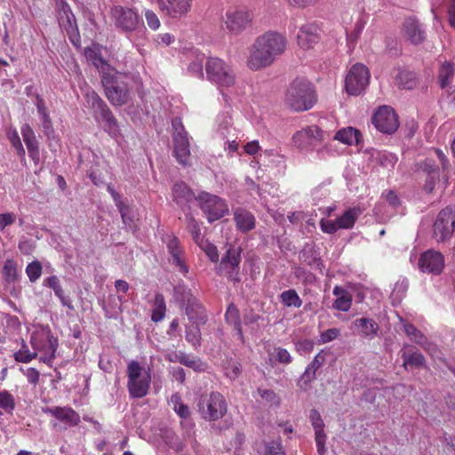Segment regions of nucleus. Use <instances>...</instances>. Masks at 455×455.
<instances>
[{"label":"nucleus","instance_id":"4c0bfd02","mask_svg":"<svg viewBox=\"0 0 455 455\" xmlns=\"http://www.w3.org/2000/svg\"><path fill=\"white\" fill-rule=\"evenodd\" d=\"M421 169L429 176V180L427 181L425 189L431 192L435 182L439 180L438 166L432 158H427L421 164Z\"/></svg>","mask_w":455,"mask_h":455},{"label":"nucleus","instance_id":"0e129e2a","mask_svg":"<svg viewBox=\"0 0 455 455\" xmlns=\"http://www.w3.org/2000/svg\"><path fill=\"white\" fill-rule=\"evenodd\" d=\"M340 334V330L338 328H331L323 331L320 335L319 343L325 344L337 339Z\"/></svg>","mask_w":455,"mask_h":455},{"label":"nucleus","instance_id":"680f3d73","mask_svg":"<svg viewBox=\"0 0 455 455\" xmlns=\"http://www.w3.org/2000/svg\"><path fill=\"white\" fill-rule=\"evenodd\" d=\"M20 371H21L27 378V380L29 384L33 386H36L40 380V372L34 367H29L27 369L20 368Z\"/></svg>","mask_w":455,"mask_h":455},{"label":"nucleus","instance_id":"20e7f679","mask_svg":"<svg viewBox=\"0 0 455 455\" xmlns=\"http://www.w3.org/2000/svg\"><path fill=\"white\" fill-rule=\"evenodd\" d=\"M30 344L35 352L38 353L39 361L51 367L56 357L59 343L50 328L43 325L36 326L31 333Z\"/></svg>","mask_w":455,"mask_h":455},{"label":"nucleus","instance_id":"39448f33","mask_svg":"<svg viewBox=\"0 0 455 455\" xmlns=\"http://www.w3.org/2000/svg\"><path fill=\"white\" fill-rule=\"evenodd\" d=\"M205 79L222 92L236 84L233 67L218 57H208L205 61Z\"/></svg>","mask_w":455,"mask_h":455},{"label":"nucleus","instance_id":"7ed1b4c3","mask_svg":"<svg viewBox=\"0 0 455 455\" xmlns=\"http://www.w3.org/2000/svg\"><path fill=\"white\" fill-rule=\"evenodd\" d=\"M127 389L132 398H142L148 394L152 382V368L132 360L127 364Z\"/></svg>","mask_w":455,"mask_h":455},{"label":"nucleus","instance_id":"9b49d317","mask_svg":"<svg viewBox=\"0 0 455 455\" xmlns=\"http://www.w3.org/2000/svg\"><path fill=\"white\" fill-rule=\"evenodd\" d=\"M186 313L190 321V324L187 326L186 339L196 347L200 345L201 340L199 325L206 323V315L196 299L189 302Z\"/></svg>","mask_w":455,"mask_h":455},{"label":"nucleus","instance_id":"5fc2aeb1","mask_svg":"<svg viewBox=\"0 0 455 455\" xmlns=\"http://www.w3.org/2000/svg\"><path fill=\"white\" fill-rule=\"evenodd\" d=\"M3 274L7 282H13L18 277L17 264L12 259H6L3 267Z\"/></svg>","mask_w":455,"mask_h":455},{"label":"nucleus","instance_id":"603ef678","mask_svg":"<svg viewBox=\"0 0 455 455\" xmlns=\"http://www.w3.org/2000/svg\"><path fill=\"white\" fill-rule=\"evenodd\" d=\"M42 264L38 260H34L28 263L25 270L28 280L31 283H36L42 275Z\"/></svg>","mask_w":455,"mask_h":455},{"label":"nucleus","instance_id":"79ce46f5","mask_svg":"<svg viewBox=\"0 0 455 455\" xmlns=\"http://www.w3.org/2000/svg\"><path fill=\"white\" fill-rule=\"evenodd\" d=\"M324 361V355L318 353L310 363V364L306 368L301 380H303L305 383L312 381L315 377L316 370L323 364Z\"/></svg>","mask_w":455,"mask_h":455},{"label":"nucleus","instance_id":"2f4dec72","mask_svg":"<svg viewBox=\"0 0 455 455\" xmlns=\"http://www.w3.org/2000/svg\"><path fill=\"white\" fill-rule=\"evenodd\" d=\"M401 356L403 360V366L409 368H421L425 366V358L418 351H413L410 346H405L401 350Z\"/></svg>","mask_w":455,"mask_h":455},{"label":"nucleus","instance_id":"4be33fe9","mask_svg":"<svg viewBox=\"0 0 455 455\" xmlns=\"http://www.w3.org/2000/svg\"><path fill=\"white\" fill-rule=\"evenodd\" d=\"M84 56L87 60L92 62L100 72L101 77L103 75H106V73L115 69L102 58L101 47L99 44H92V46L86 47L84 49Z\"/></svg>","mask_w":455,"mask_h":455},{"label":"nucleus","instance_id":"09e8293b","mask_svg":"<svg viewBox=\"0 0 455 455\" xmlns=\"http://www.w3.org/2000/svg\"><path fill=\"white\" fill-rule=\"evenodd\" d=\"M84 97L87 103L94 109L98 110L99 113L104 108H108L105 102L100 98V96L92 89L86 91Z\"/></svg>","mask_w":455,"mask_h":455},{"label":"nucleus","instance_id":"f257e3e1","mask_svg":"<svg viewBox=\"0 0 455 455\" xmlns=\"http://www.w3.org/2000/svg\"><path fill=\"white\" fill-rule=\"evenodd\" d=\"M284 49V36L277 31H267L250 46L246 67L259 71L271 66Z\"/></svg>","mask_w":455,"mask_h":455},{"label":"nucleus","instance_id":"a18cd8bd","mask_svg":"<svg viewBox=\"0 0 455 455\" xmlns=\"http://www.w3.org/2000/svg\"><path fill=\"white\" fill-rule=\"evenodd\" d=\"M38 353L30 351L27 343L22 340L20 348L13 353V358L17 363H28L36 358Z\"/></svg>","mask_w":455,"mask_h":455},{"label":"nucleus","instance_id":"ddd939ff","mask_svg":"<svg viewBox=\"0 0 455 455\" xmlns=\"http://www.w3.org/2000/svg\"><path fill=\"white\" fill-rule=\"evenodd\" d=\"M370 74L368 68L360 63L355 64L345 79V88L350 95H359L368 85Z\"/></svg>","mask_w":455,"mask_h":455},{"label":"nucleus","instance_id":"cd10ccee","mask_svg":"<svg viewBox=\"0 0 455 455\" xmlns=\"http://www.w3.org/2000/svg\"><path fill=\"white\" fill-rule=\"evenodd\" d=\"M240 253L236 249L231 247L227 251L220 262V269L225 270L229 278H234L238 273Z\"/></svg>","mask_w":455,"mask_h":455},{"label":"nucleus","instance_id":"b1692460","mask_svg":"<svg viewBox=\"0 0 455 455\" xmlns=\"http://www.w3.org/2000/svg\"><path fill=\"white\" fill-rule=\"evenodd\" d=\"M45 413L51 414L61 422L68 426H77L80 422L79 414L71 407H49L44 410Z\"/></svg>","mask_w":455,"mask_h":455},{"label":"nucleus","instance_id":"ea45409f","mask_svg":"<svg viewBox=\"0 0 455 455\" xmlns=\"http://www.w3.org/2000/svg\"><path fill=\"white\" fill-rule=\"evenodd\" d=\"M455 74L454 64L450 61H444L441 64L438 71V83L442 89L450 87Z\"/></svg>","mask_w":455,"mask_h":455},{"label":"nucleus","instance_id":"bb28decb","mask_svg":"<svg viewBox=\"0 0 455 455\" xmlns=\"http://www.w3.org/2000/svg\"><path fill=\"white\" fill-rule=\"evenodd\" d=\"M108 191L111 195L116 207L119 210L124 224L130 229L133 228V213L131 208L122 200L121 196L112 188L108 185Z\"/></svg>","mask_w":455,"mask_h":455},{"label":"nucleus","instance_id":"412c9836","mask_svg":"<svg viewBox=\"0 0 455 455\" xmlns=\"http://www.w3.org/2000/svg\"><path fill=\"white\" fill-rule=\"evenodd\" d=\"M403 34L413 44H421L426 39V29L415 17H409L404 20Z\"/></svg>","mask_w":455,"mask_h":455},{"label":"nucleus","instance_id":"3c124183","mask_svg":"<svg viewBox=\"0 0 455 455\" xmlns=\"http://www.w3.org/2000/svg\"><path fill=\"white\" fill-rule=\"evenodd\" d=\"M7 137L12 146L16 150L17 155L23 160L25 158V149L22 146L18 132L15 129L8 131Z\"/></svg>","mask_w":455,"mask_h":455},{"label":"nucleus","instance_id":"f704fd0d","mask_svg":"<svg viewBox=\"0 0 455 455\" xmlns=\"http://www.w3.org/2000/svg\"><path fill=\"white\" fill-rule=\"evenodd\" d=\"M206 59L204 53L195 52L193 60H191L187 68L188 74L201 80L205 79L204 67L205 68Z\"/></svg>","mask_w":455,"mask_h":455},{"label":"nucleus","instance_id":"c85d7f7f","mask_svg":"<svg viewBox=\"0 0 455 455\" xmlns=\"http://www.w3.org/2000/svg\"><path fill=\"white\" fill-rule=\"evenodd\" d=\"M298 44L302 48H311L318 42L317 28L313 24L304 25L297 35Z\"/></svg>","mask_w":455,"mask_h":455},{"label":"nucleus","instance_id":"6e6552de","mask_svg":"<svg viewBox=\"0 0 455 455\" xmlns=\"http://www.w3.org/2000/svg\"><path fill=\"white\" fill-rule=\"evenodd\" d=\"M199 207L209 222L218 220L228 213V205L226 201L216 195L201 192L196 197Z\"/></svg>","mask_w":455,"mask_h":455},{"label":"nucleus","instance_id":"69168bd1","mask_svg":"<svg viewBox=\"0 0 455 455\" xmlns=\"http://www.w3.org/2000/svg\"><path fill=\"white\" fill-rule=\"evenodd\" d=\"M338 225L339 224L336 220H332L323 219L320 221V228L322 231L326 234H334L339 229H340L339 228H338Z\"/></svg>","mask_w":455,"mask_h":455},{"label":"nucleus","instance_id":"f8f14e48","mask_svg":"<svg viewBox=\"0 0 455 455\" xmlns=\"http://www.w3.org/2000/svg\"><path fill=\"white\" fill-rule=\"evenodd\" d=\"M455 229V207L448 206L442 210L434 223L433 235L438 242L450 239Z\"/></svg>","mask_w":455,"mask_h":455},{"label":"nucleus","instance_id":"393cba45","mask_svg":"<svg viewBox=\"0 0 455 455\" xmlns=\"http://www.w3.org/2000/svg\"><path fill=\"white\" fill-rule=\"evenodd\" d=\"M35 105L37 109V113L40 118L41 125L43 128V132L44 135L47 137L48 140H54L55 139V131L52 126V123L49 115V112L47 110V108L45 106V103L44 100L37 95L36 98Z\"/></svg>","mask_w":455,"mask_h":455},{"label":"nucleus","instance_id":"aec40b11","mask_svg":"<svg viewBox=\"0 0 455 455\" xmlns=\"http://www.w3.org/2000/svg\"><path fill=\"white\" fill-rule=\"evenodd\" d=\"M59 23L66 30L70 41L76 44V41H79L78 28L76 18L68 4L62 5L59 14Z\"/></svg>","mask_w":455,"mask_h":455},{"label":"nucleus","instance_id":"423d86ee","mask_svg":"<svg viewBox=\"0 0 455 455\" xmlns=\"http://www.w3.org/2000/svg\"><path fill=\"white\" fill-rule=\"evenodd\" d=\"M124 78V76L116 71V69L110 70L101 77L106 96L113 105L122 106L128 101L129 92Z\"/></svg>","mask_w":455,"mask_h":455},{"label":"nucleus","instance_id":"dca6fc26","mask_svg":"<svg viewBox=\"0 0 455 455\" xmlns=\"http://www.w3.org/2000/svg\"><path fill=\"white\" fill-rule=\"evenodd\" d=\"M326 132L322 131L318 126L310 125L297 132L292 137V141L298 148H307L323 141Z\"/></svg>","mask_w":455,"mask_h":455},{"label":"nucleus","instance_id":"72a5a7b5","mask_svg":"<svg viewBox=\"0 0 455 455\" xmlns=\"http://www.w3.org/2000/svg\"><path fill=\"white\" fill-rule=\"evenodd\" d=\"M332 292L333 295L336 296V299L332 305L333 308L342 312H347L352 306V295L340 286H335Z\"/></svg>","mask_w":455,"mask_h":455},{"label":"nucleus","instance_id":"c9c22d12","mask_svg":"<svg viewBox=\"0 0 455 455\" xmlns=\"http://www.w3.org/2000/svg\"><path fill=\"white\" fill-rule=\"evenodd\" d=\"M172 196L173 200L181 207L196 197L184 182H177L174 184Z\"/></svg>","mask_w":455,"mask_h":455},{"label":"nucleus","instance_id":"a878e982","mask_svg":"<svg viewBox=\"0 0 455 455\" xmlns=\"http://www.w3.org/2000/svg\"><path fill=\"white\" fill-rule=\"evenodd\" d=\"M215 132L223 140L235 137V130L232 125L231 116L228 112L218 115L215 122Z\"/></svg>","mask_w":455,"mask_h":455},{"label":"nucleus","instance_id":"c756f323","mask_svg":"<svg viewBox=\"0 0 455 455\" xmlns=\"http://www.w3.org/2000/svg\"><path fill=\"white\" fill-rule=\"evenodd\" d=\"M395 81L399 88L411 90L418 84V76L415 72L408 68H398L395 69Z\"/></svg>","mask_w":455,"mask_h":455},{"label":"nucleus","instance_id":"774afa93","mask_svg":"<svg viewBox=\"0 0 455 455\" xmlns=\"http://www.w3.org/2000/svg\"><path fill=\"white\" fill-rule=\"evenodd\" d=\"M302 305V300L295 291V290L286 291V307H299Z\"/></svg>","mask_w":455,"mask_h":455},{"label":"nucleus","instance_id":"864d4df0","mask_svg":"<svg viewBox=\"0 0 455 455\" xmlns=\"http://www.w3.org/2000/svg\"><path fill=\"white\" fill-rule=\"evenodd\" d=\"M0 408L7 413H12L15 408L14 397L6 390L0 391Z\"/></svg>","mask_w":455,"mask_h":455},{"label":"nucleus","instance_id":"0eeeda50","mask_svg":"<svg viewBox=\"0 0 455 455\" xmlns=\"http://www.w3.org/2000/svg\"><path fill=\"white\" fill-rule=\"evenodd\" d=\"M111 16L115 21L116 27L123 31H137L141 36L145 35L146 28L140 25L139 14L135 10L116 5L111 9Z\"/></svg>","mask_w":455,"mask_h":455},{"label":"nucleus","instance_id":"6e6d98bb","mask_svg":"<svg viewBox=\"0 0 455 455\" xmlns=\"http://www.w3.org/2000/svg\"><path fill=\"white\" fill-rule=\"evenodd\" d=\"M201 250H203L205 254L208 256L211 261L217 262L219 259V253L217 247L210 243L208 240H204L203 242H200L199 244H197Z\"/></svg>","mask_w":455,"mask_h":455},{"label":"nucleus","instance_id":"de8ad7c7","mask_svg":"<svg viewBox=\"0 0 455 455\" xmlns=\"http://www.w3.org/2000/svg\"><path fill=\"white\" fill-rule=\"evenodd\" d=\"M169 404L172 407V409L175 411V412L183 419H187L189 415L190 411L188 407L184 404L181 401V397L179 394H173L171 396V399L169 401Z\"/></svg>","mask_w":455,"mask_h":455},{"label":"nucleus","instance_id":"7c9ffc66","mask_svg":"<svg viewBox=\"0 0 455 455\" xmlns=\"http://www.w3.org/2000/svg\"><path fill=\"white\" fill-rule=\"evenodd\" d=\"M234 220L237 229L241 232L245 233L255 228V217L247 210L242 208L235 210Z\"/></svg>","mask_w":455,"mask_h":455},{"label":"nucleus","instance_id":"13d9d810","mask_svg":"<svg viewBox=\"0 0 455 455\" xmlns=\"http://www.w3.org/2000/svg\"><path fill=\"white\" fill-rule=\"evenodd\" d=\"M180 363L188 367H190L196 371H202L205 368L204 364L202 363L200 359L196 357H190L185 354H182Z\"/></svg>","mask_w":455,"mask_h":455},{"label":"nucleus","instance_id":"c03bdc74","mask_svg":"<svg viewBox=\"0 0 455 455\" xmlns=\"http://www.w3.org/2000/svg\"><path fill=\"white\" fill-rule=\"evenodd\" d=\"M166 305L162 294H156L153 302L151 320L153 322H160L165 316Z\"/></svg>","mask_w":455,"mask_h":455},{"label":"nucleus","instance_id":"58836bf2","mask_svg":"<svg viewBox=\"0 0 455 455\" xmlns=\"http://www.w3.org/2000/svg\"><path fill=\"white\" fill-rule=\"evenodd\" d=\"M353 325L357 328L359 334L364 337H374L379 330L378 323L373 319L366 317L355 320Z\"/></svg>","mask_w":455,"mask_h":455},{"label":"nucleus","instance_id":"e2e57ef3","mask_svg":"<svg viewBox=\"0 0 455 455\" xmlns=\"http://www.w3.org/2000/svg\"><path fill=\"white\" fill-rule=\"evenodd\" d=\"M381 197L387 203L388 206L395 211H396L401 204L397 194L393 190L384 191Z\"/></svg>","mask_w":455,"mask_h":455},{"label":"nucleus","instance_id":"49530a36","mask_svg":"<svg viewBox=\"0 0 455 455\" xmlns=\"http://www.w3.org/2000/svg\"><path fill=\"white\" fill-rule=\"evenodd\" d=\"M226 320L228 323L234 324L239 339L243 340V329L239 318V312L234 304H230L226 312Z\"/></svg>","mask_w":455,"mask_h":455},{"label":"nucleus","instance_id":"2eb2a0df","mask_svg":"<svg viewBox=\"0 0 455 455\" xmlns=\"http://www.w3.org/2000/svg\"><path fill=\"white\" fill-rule=\"evenodd\" d=\"M372 124L382 133H394L398 126V117L394 109L387 106H382L374 113Z\"/></svg>","mask_w":455,"mask_h":455},{"label":"nucleus","instance_id":"e433bc0d","mask_svg":"<svg viewBox=\"0 0 455 455\" xmlns=\"http://www.w3.org/2000/svg\"><path fill=\"white\" fill-rule=\"evenodd\" d=\"M363 211L360 208H349L343 212L342 215L336 218L338 228L340 229H350L355 226L358 217L362 214Z\"/></svg>","mask_w":455,"mask_h":455},{"label":"nucleus","instance_id":"1a4fd4ad","mask_svg":"<svg viewBox=\"0 0 455 455\" xmlns=\"http://www.w3.org/2000/svg\"><path fill=\"white\" fill-rule=\"evenodd\" d=\"M253 14L245 8L230 7L222 17L223 28L231 35H240L251 23Z\"/></svg>","mask_w":455,"mask_h":455},{"label":"nucleus","instance_id":"bf43d9fd","mask_svg":"<svg viewBox=\"0 0 455 455\" xmlns=\"http://www.w3.org/2000/svg\"><path fill=\"white\" fill-rule=\"evenodd\" d=\"M404 331L408 336H410L415 342L421 346H425L426 338L422 335V333L416 329L412 324L406 323L403 326Z\"/></svg>","mask_w":455,"mask_h":455},{"label":"nucleus","instance_id":"f03ea898","mask_svg":"<svg viewBox=\"0 0 455 455\" xmlns=\"http://www.w3.org/2000/svg\"><path fill=\"white\" fill-rule=\"evenodd\" d=\"M288 95L289 107L296 112L309 110L317 102L315 86L304 77H297L291 83Z\"/></svg>","mask_w":455,"mask_h":455},{"label":"nucleus","instance_id":"a19ab883","mask_svg":"<svg viewBox=\"0 0 455 455\" xmlns=\"http://www.w3.org/2000/svg\"><path fill=\"white\" fill-rule=\"evenodd\" d=\"M100 118L103 122L104 130L113 138L119 135V126L115 116L112 115L108 108L100 112Z\"/></svg>","mask_w":455,"mask_h":455},{"label":"nucleus","instance_id":"9d476101","mask_svg":"<svg viewBox=\"0 0 455 455\" xmlns=\"http://www.w3.org/2000/svg\"><path fill=\"white\" fill-rule=\"evenodd\" d=\"M201 416L208 420L221 419L227 412V403L223 395L218 392L202 395L198 402Z\"/></svg>","mask_w":455,"mask_h":455},{"label":"nucleus","instance_id":"473e14b6","mask_svg":"<svg viewBox=\"0 0 455 455\" xmlns=\"http://www.w3.org/2000/svg\"><path fill=\"white\" fill-rule=\"evenodd\" d=\"M300 259L307 264L312 269L323 271V263L321 260L319 252L313 245H306L299 253Z\"/></svg>","mask_w":455,"mask_h":455},{"label":"nucleus","instance_id":"37998d69","mask_svg":"<svg viewBox=\"0 0 455 455\" xmlns=\"http://www.w3.org/2000/svg\"><path fill=\"white\" fill-rule=\"evenodd\" d=\"M334 139L347 145L359 142V132L353 128L347 127L336 132Z\"/></svg>","mask_w":455,"mask_h":455},{"label":"nucleus","instance_id":"338daca9","mask_svg":"<svg viewBox=\"0 0 455 455\" xmlns=\"http://www.w3.org/2000/svg\"><path fill=\"white\" fill-rule=\"evenodd\" d=\"M188 230L196 244L205 240L201 234V228L196 221L192 220L188 224Z\"/></svg>","mask_w":455,"mask_h":455},{"label":"nucleus","instance_id":"052dcab7","mask_svg":"<svg viewBox=\"0 0 455 455\" xmlns=\"http://www.w3.org/2000/svg\"><path fill=\"white\" fill-rule=\"evenodd\" d=\"M144 16H145L147 24L150 29L156 31L160 28V26H161L160 20L154 11L149 10V9H145Z\"/></svg>","mask_w":455,"mask_h":455},{"label":"nucleus","instance_id":"5701e85b","mask_svg":"<svg viewBox=\"0 0 455 455\" xmlns=\"http://www.w3.org/2000/svg\"><path fill=\"white\" fill-rule=\"evenodd\" d=\"M20 132L27 146L28 156L36 164H38L40 161V151L38 141L33 129L28 124H24L20 128Z\"/></svg>","mask_w":455,"mask_h":455},{"label":"nucleus","instance_id":"a211bd4d","mask_svg":"<svg viewBox=\"0 0 455 455\" xmlns=\"http://www.w3.org/2000/svg\"><path fill=\"white\" fill-rule=\"evenodd\" d=\"M164 243L166 244L167 250L171 256V262L175 265L179 271L184 275L188 272V267L185 262L184 251L180 247V240L172 235H166L163 238Z\"/></svg>","mask_w":455,"mask_h":455},{"label":"nucleus","instance_id":"6ab92c4d","mask_svg":"<svg viewBox=\"0 0 455 455\" xmlns=\"http://www.w3.org/2000/svg\"><path fill=\"white\" fill-rule=\"evenodd\" d=\"M191 2V0H157V5L164 16L178 19L189 12Z\"/></svg>","mask_w":455,"mask_h":455},{"label":"nucleus","instance_id":"8fccbe9b","mask_svg":"<svg viewBox=\"0 0 455 455\" xmlns=\"http://www.w3.org/2000/svg\"><path fill=\"white\" fill-rule=\"evenodd\" d=\"M243 323L251 330V331H255L258 328L264 325V319L250 311L244 314Z\"/></svg>","mask_w":455,"mask_h":455},{"label":"nucleus","instance_id":"4d7b16f0","mask_svg":"<svg viewBox=\"0 0 455 455\" xmlns=\"http://www.w3.org/2000/svg\"><path fill=\"white\" fill-rule=\"evenodd\" d=\"M309 418L315 429V435L324 434V424L319 411L316 410H311Z\"/></svg>","mask_w":455,"mask_h":455},{"label":"nucleus","instance_id":"4468645a","mask_svg":"<svg viewBox=\"0 0 455 455\" xmlns=\"http://www.w3.org/2000/svg\"><path fill=\"white\" fill-rule=\"evenodd\" d=\"M174 156L181 164H187L190 156L189 141L187 132L179 118L172 121Z\"/></svg>","mask_w":455,"mask_h":455},{"label":"nucleus","instance_id":"f3484780","mask_svg":"<svg viewBox=\"0 0 455 455\" xmlns=\"http://www.w3.org/2000/svg\"><path fill=\"white\" fill-rule=\"evenodd\" d=\"M418 265L424 273L438 275L444 267V259L440 252L429 250L420 255Z\"/></svg>","mask_w":455,"mask_h":455}]
</instances>
